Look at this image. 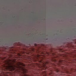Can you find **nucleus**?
<instances>
[{
	"label": "nucleus",
	"mask_w": 76,
	"mask_h": 76,
	"mask_svg": "<svg viewBox=\"0 0 76 76\" xmlns=\"http://www.w3.org/2000/svg\"><path fill=\"white\" fill-rule=\"evenodd\" d=\"M23 66H25V65H23Z\"/></svg>",
	"instance_id": "7ed1b4c3"
},
{
	"label": "nucleus",
	"mask_w": 76,
	"mask_h": 76,
	"mask_svg": "<svg viewBox=\"0 0 76 76\" xmlns=\"http://www.w3.org/2000/svg\"><path fill=\"white\" fill-rule=\"evenodd\" d=\"M56 71H57V72H58V71H57V70Z\"/></svg>",
	"instance_id": "20e7f679"
},
{
	"label": "nucleus",
	"mask_w": 76,
	"mask_h": 76,
	"mask_svg": "<svg viewBox=\"0 0 76 76\" xmlns=\"http://www.w3.org/2000/svg\"><path fill=\"white\" fill-rule=\"evenodd\" d=\"M14 62H12V61L10 59H9L8 60V61L7 63V65L8 67H10L12 65V67L13 68V70H16V68L18 70H19L20 69V66H19V64H14V63H16L15 61H13Z\"/></svg>",
	"instance_id": "f257e3e1"
},
{
	"label": "nucleus",
	"mask_w": 76,
	"mask_h": 76,
	"mask_svg": "<svg viewBox=\"0 0 76 76\" xmlns=\"http://www.w3.org/2000/svg\"><path fill=\"white\" fill-rule=\"evenodd\" d=\"M42 75L43 76H46V74H45V73L44 72H43L42 73Z\"/></svg>",
	"instance_id": "f03ea898"
},
{
	"label": "nucleus",
	"mask_w": 76,
	"mask_h": 76,
	"mask_svg": "<svg viewBox=\"0 0 76 76\" xmlns=\"http://www.w3.org/2000/svg\"><path fill=\"white\" fill-rule=\"evenodd\" d=\"M25 76H28V75H25Z\"/></svg>",
	"instance_id": "39448f33"
}]
</instances>
